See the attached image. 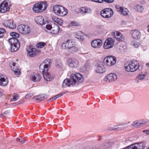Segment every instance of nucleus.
<instances>
[{"instance_id":"obj_46","label":"nucleus","mask_w":149,"mask_h":149,"mask_svg":"<svg viewBox=\"0 0 149 149\" xmlns=\"http://www.w3.org/2000/svg\"><path fill=\"white\" fill-rule=\"evenodd\" d=\"M16 140L17 141L19 142L22 143H24V140L21 137L18 138Z\"/></svg>"},{"instance_id":"obj_51","label":"nucleus","mask_w":149,"mask_h":149,"mask_svg":"<svg viewBox=\"0 0 149 149\" xmlns=\"http://www.w3.org/2000/svg\"><path fill=\"white\" fill-rule=\"evenodd\" d=\"M91 1L99 3H102V0H91Z\"/></svg>"},{"instance_id":"obj_59","label":"nucleus","mask_w":149,"mask_h":149,"mask_svg":"<svg viewBox=\"0 0 149 149\" xmlns=\"http://www.w3.org/2000/svg\"><path fill=\"white\" fill-rule=\"evenodd\" d=\"M56 95V97H57V98H58V97H60L59 96V95H58H58Z\"/></svg>"},{"instance_id":"obj_54","label":"nucleus","mask_w":149,"mask_h":149,"mask_svg":"<svg viewBox=\"0 0 149 149\" xmlns=\"http://www.w3.org/2000/svg\"><path fill=\"white\" fill-rule=\"evenodd\" d=\"M66 93V92H63L60 94H58V95H59V96L60 97H61V96H62L63 95L65 94Z\"/></svg>"},{"instance_id":"obj_53","label":"nucleus","mask_w":149,"mask_h":149,"mask_svg":"<svg viewBox=\"0 0 149 149\" xmlns=\"http://www.w3.org/2000/svg\"><path fill=\"white\" fill-rule=\"evenodd\" d=\"M57 98L56 96V95H55V96H54L53 97H52V98H51L50 100V101H52L54 100H55V99H56Z\"/></svg>"},{"instance_id":"obj_5","label":"nucleus","mask_w":149,"mask_h":149,"mask_svg":"<svg viewBox=\"0 0 149 149\" xmlns=\"http://www.w3.org/2000/svg\"><path fill=\"white\" fill-rule=\"evenodd\" d=\"M47 6L46 1L40 2L35 3L33 6V9L36 13L41 12L46 9Z\"/></svg>"},{"instance_id":"obj_45","label":"nucleus","mask_w":149,"mask_h":149,"mask_svg":"<svg viewBox=\"0 0 149 149\" xmlns=\"http://www.w3.org/2000/svg\"><path fill=\"white\" fill-rule=\"evenodd\" d=\"M91 12V9L85 7V15L86 13H90Z\"/></svg>"},{"instance_id":"obj_22","label":"nucleus","mask_w":149,"mask_h":149,"mask_svg":"<svg viewBox=\"0 0 149 149\" xmlns=\"http://www.w3.org/2000/svg\"><path fill=\"white\" fill-rule=\"evenodd\" d=\"M8 82V79L6 76H0V85L4 86H6Z\"/></svg>"},{"instance_id":"obj_62","label":"nucleus","mask_w":149,"mask_h":149,"mask_svg":"<svg viewBox=\"0 0 149 149\" xmlns=\"http://www.w3.org/2000/svg\"><path fill=\"white\" fill-rule=\"evenodd\" d=\"M123 125V124H122V125Z\"/></svg>"},{"instance_id":"obj_56","label":"nucleus","mask_w":149,"mask_h":149,"mask_svg":"<svg viewBox=\"0 0 149 149\" xmlns=\"http://www.w3.org/2000/svg\"><path fill=\"white\" fill-rule=\"evenodd\" d=\"M97 29H99V28H101V26H97Z\"/></svg>"},{"instance_id":"obj_16","label":"nucleus","mask_w":149,"mask_h":149,"mask_svg":"<svg viewBox=\"0 0 149 149\" xmlns=\"http://www.w3.org/2000/svg\"><path fill=\"white\" fill-rule=\"evenodd\" d=\"M114 40L112 38H107L104 43V47L106 49H109L112 47Z\"/></svg>"},{"instance_id":"obj_50","label":"nucleus","mask_w":149,"mask_h":149,"mask_svg":"<svg viewBox=\"0 0 149 149\" xmlns=\"http://www.w3.org/2000/svg\"><path fill=\"white\" fill-rule=\"evenodd\" d=\"M114 0H103V1H104L108 3H111L114 1Z\"/></svg>"},{"instance_id":"obj_10","label":"nucleus","mask_w":149,"mask_h":149,"mask_svg":"<svg viewBox=\"0 0 149 149\" xmlns=\"http://www.w3.org/2000/svg\"><path fill=\"white\" fill-rule=\"evenodd\" d=\"M104 61L106 62L107 65L109 66H111L114 65L116 63V57L114 56H108L104 59Z\"/></svg>"},{"instance_id":"obj_49","label":"nucleus","mask_w":149,"mask_h":149,"mask_svg":"<svg viewBox=\"0 0 149 149\" xmlns=\"http://www.w3.org/2000/svg\"><path fill=\"white\" fill-rule=\"evenodd\" d=\"M118 129V127H114L109 128L108 130H116Z\"/></svg>"},{"instance_id":"obj_17","label":"nucleus","mask_w":149,"mask_h":149,"mask_svg":"<svg viewBox=\"0 0 149 149\" xmlns=\"http://www.w3.org/2000/svg\"><path fill=\"white\" fill-rule=\"evenodd\" d=\"M127 47V43L124 41L119 42L117 50L119 52H122L126 49Z\"/></svg>"},{"instance_id":"obj_41","label":"nucleus","mask_w":149,"mask_h":149,"mask_svg":"<svg viewBox=\"0 0 149 149\" xmlns=\"http://www.w3.org/2000/svg\"><path fill=\"white\" fill-rule=\"evenodd\" d=\"M69 26H78L79 25V23L74 21H72L69 24Z\"/></svg>"},{"instance_id":"obj_28","label":"nucleus","mask_w":149,"mask_h":149,"mask_svg":"<svg viewBox=\"0 0 149 149\" xmlns=\"http://www.w3.org/2000/svg\"><path fill=\"white\" fill-rule=\"evenodd\" d=\"M102 62H98L96 65V72L99 73H102Z\"/></svg>"},{"instance_id":"obj_42","label":"nucleus","mask_w":149,"mask_h":149,"mask_svg":"<svg viewBox=\"0 0 149 149\" xmlns=\"http://www.w3.org/2000/svg\"><path fill=\"white\" fill-rule=\"evenodd\" d=\"M6 33L5 30L3 28H0V38L3 36V34Z\"/></svg>"},{"instance_id":"obj_3","label":"nucleus","mask_w":149,"mask_h":149,"mask_svg":"<svg viewBox=\"0 0 149 149\" xmlns=\"http://www.w3.org/2000/svg\"><path fill=\"white\" fill-rule=\"evenodd\" d=\"M62 47L63 49H69L72 52H75L78 50L75 42L71 40L65 41L62 44Z\"/></svg>"},{"instance_id":"obj_33","label":"nucleus","mask_w":149,"mask_h":149,"mask_svg":"<svg viewBox=\"0 0 149 149\" xmlns=\"http://www.w3.org/2000/svg\"><path fill=\"white\" fill-rule=\"evenodd\" d=\"M75 36L77 39L81 40H83L84 39V36L82 35V32L80 31L75 32L74 33Z\"/></svg>"},{"instance_id":"obj_29","label":"nucleus","mask_w":149,"mask_h":149,"mask_svg":"<svg viewBox=\"0 0 149 149\" xmlns=\"http://www.w3.org/2000/svg\"><path fill=\"white\" fill-rule=\"evenodd\" d=\"M59 31V27L56 24L52 25L51 33L53 34H56L58 33Z\"/></svg>"},{"instance_id":"obj_35","label":"nucleus","mask_w":149,"mask_h":149,"mask_svg":"<svg viewBox=\"0 0 149 149\" xmlns=\"http://www.w3.org/2000/svg\"><path fill=\"white\" fill-rule=\"evenodd\" d=\"M112 144V143L109 141H104L103 143V149H109Z\"/></svg>"},{"instance_id":"obj_61","label":"nucleus","mask_w":149,"mask_h":149,"mask_svg":"<svg viewBox=\"0 0 149 149\" xmlns=\"http://www.w3.org/2000/svg\"><path fill=\"white\" fill-rule=\"evenodd\" d=\"M2 95V93L1 92H0V97Z\"/></svg>"},{"instance_id":"obj_7","label":"nucleus","mask_w":149,"mask_h":149,"mask_svg":"<svg viewBox=\"0 0 149 149\" xmlns=\"http://www.w3.org/2000/svg\"><path fill=\"white\" fill-rule=\"evenodd\" d=\"M8 41L10 45L11 51L15 52L17 51L20 46V44L18 40L16 38H10Z\"/></svg>"},{"instance_id":"obj_44","label":"nucleus","mask_w":149,"mask_h":149,"mask_svg":"<svg viewBox=\"0 0 149 149\" xmlns=\"http://www.w3.org/2000/svg\"><path fill=\"white\" fill-rule=\"evenodd\" d=\"M132 45L134 47H138L140 45L139 43L137 42H132Z\"/></svg>"},{"instance_id":"obj_21","label":"nucleus","mask_w":149,"mask_h":149,"mask_svg":"<svg viewBox=\"0 0 149 149\" xmlns=\"http://www.w3.org/2000/svg\"><path fill=\"white\" fill-rule=\"evenodd\" d=\"M9 65L15 74L19 75L20 74V70L17 68H15L16 63L15 62H12L10 63Z\"/></svg>"},{"instance_id":"obj_6","label":"nucleus","mask_w":149,"mask_h":149,"mask_svg":"<svg viewBox=\"0 0 149 149\" xmlns=\"http://www.w3.org/2000/svg\"><path fill=\"white\" fill-rule=\"evenodd\" d=\"M11 5V4L9 0L3 1L0 5V12L4 13L8 12Z\"/></svg>"},{"instance_id":"obj_1","label":"nucleus","mask_w":149,"mask_h":149,"mask_svg":"<svg viewBox=\"0 0 149 149\" xmlns=\"http://www.w3.org/2000/svg\"><path fill=\"white\" fill-rule=\"evenodd\" d=\"M83 81V78L81 74L77 73L70 75V79H65L62 83V86L63 88L73 86L74 85H78L79 82H82Z\"/></svg>"},{"instance_id":"obj_63","label":"nucleus","mask_w":149,"mask_h":149,"mask_svg":"<svg viewBox=\"0 0 149 149\" xmlns=\"http://www.w3.org/2000/svg\"><path fill=\"white\" fill-rule=\"evenodd\" d=\"M148 149H149V147H148Z\"/></svg>"},{"instance_id":"obj_57","label":"nucleus","mask_w":149,"mask_h":149,"mask_svg":"<svg viewBox=\"0 0 149 149\" xmlns=\"http://www.w3.org/2000/svg\"><path fill=\"white\" fill-rule=\"evenodd\" d=\"M148 31L149 32V25L148 26Z\"/></svg>"},{"instance_id":"obj_9","label":"nucleus","mask_w":149,"mask_h":149,"mask_svg":"<svg viewBox=\"0 0 149 149\" xmlns=\"http://www.w3.org/2000/svg\"><path fill=\"white\" fill-rule=\"evenodd\" d=\"M18 31L23 34H26L30 32V27L28 25L24 24H20L17 27Z\"/></svg>"},{"instance_id":"obj_32","label":"nucleus","mask_w":149,"mask_h":149,"mask_svg":"<svg viewBox=\"0 0 149 149\" xmlns=\"http://www.w3.org/2000/svg\"><path fill=\"white\" fill-rule=\"evenodd\" d=\"M52 19L54 21L60 25L61 26L63 25V22L62 19L57 17L55 16H53L52 17Z\"/></svg>"},{"instance_id":"obj_40","label":"nucleus","mask_w":149,"mask_h":149,"mask_svg":"<svg viewBox=\"0 0 149 149\" xmlns=\"http://www.w3.org/2000/svg\"><path fill=\"white\" fill-rule=\"evenodd\" d=\"M19 97L17 94H14L13 95V98L11 99L10 101H16L18 100Z\"/></svg>"},{"instance_id":"obj_58","label":"nucleus","mask_w":149,"mask_h":149,"mask_svg":"<svg viewBox=\"0 0 149 149\" xmlns=\"http://www.w3.org/2000/svg\"><path fill=\"white\" fill-rule=\"evenodd\" d=\"M102 10H101V11L100 15H101V16L102 17Z\"/></svg>"},{"instance_id":"obj_60","label":"nucleus","mask_w":149,"mask_h":149,"mask_svg":"<svg viewBox=\"0 0 149 149\" xmlns=\"http://www.w3.org/2000/svg\"><path fill=\"white\" fill-rule=\"evenodd\" d=\"M85 36H87V37H88L89 38V35H88V34H86L85 35Z\"/></svg>"},{"instance_id":"obj_37","label":"nucleus","mask_w":149,"mask_h":149,"mask_svg":"<svg viewBox=\"0 0 149 149\" xmlns=\"http://www.w3.org/2000/svg\"><path fill=\"white\" fill-rule=\"evenodd\" d=\"M134 9L138 12H142L144 10L143 7L140 5H137L135 7Z\"/></svg>"},{"instance_id":"obj_48","label":"nucleus","mask_w":149,"mask_h":149,"mask_svg":"<svg viewBox=\"0 0 149 149\" xmlns=\"http://www.w3.org/2000/svg\"><path fill=\"white\" fill-rule=\"evenodd\" d=\"M8 111H5L2 114H1L0 115V117L3 118V117H4L5 116L6 114H8Z\"/></svg>"},{"instance_id":"obj_19","label":"nucleus","mask_w":149,"mask_h":149,"mask_svg":"<svg viewBox=\"0 0 149 149\" xmlns=\"http://www.w3.org/2000/svg\"><path fill=\"white\" fill-rule=\"evenodd\" d=\"M102 41L99 39H97L93 40L91 43L92 46L95 48H100L102 45Z\"/></svg>"},{"instance_id":"obj_25","label":"nucleus","mask_w":149,"mask_h":149,"mask_svg":"<svg viewBox=\"0 0 149 149\" xmlns=\"http://www.w3.org/2000/svg\"><path fill=\"white\" fill-rule=\"evenodd\" d=\"M132 37L135 39H139L141 37V33L139 31L135 30L131 31Z\"/></svg>"},{"instance_id":"obj_23","label":"nucleus","mask_w":149,"mask_h":149,"mask_svg":"<svg viewBox=\"0 0 149 149\" xmlns=\"http://www.w3.org/2000/svg\"><path fill=\"white\" fill-rule=\"evenodd\" d=\"M44 79L47 81H50L54 79V76L50 73L47 72H42Z\"/></svg>"},{"instance_id":"obj_43","label":"nucleus","mask_w":149,"mask_h":149,"mask_svg":"<svg viewBox=\"0 0 149 149\" xmlns=\"http://www.w3.org/2000/svg\"><path fill=\"white\" fill-rule=\"evenodd\" d=\"M85 7L80 8L79 10V12L83 15H85Z\"/></svg>"},{"instance_id":"obj_12","label":"nucleus","mask_w":149,"mask_h":149,"mask_svg":"<svg viewBox=\"0 0 149 149\" xmlns=\"http://www.w3.org/2000/svg\"><path fill=\"white\" fill-rule=\"evenodd\" d=\"M117 78L116 74L113 73H110L104 79V81L106 82H112L116 80Z\"/></svg>"},{"instance_id":"obj_36","label":"nucleus","mask_w":149,"mask_h":149,"mask_svg":"<svg viewBox=\"0 0 149 149\" xmlns=\"http://www.w3.org/2000/svg\"><path fill=\"white\" fill-rule=\"evenodd\" d=\"M56 68L58 69L61 68L63 66L61 61L60 59L56 60L55 64Z\"/></svg>"},{"instance_id":"obj_20","label":"nucleus","mask_w":149,"mask_h":149,"mask_svg":"<svg viewBox=\"0 0 149 149\" xmlns=\"http://www.w3.org/2000/svg\"><path fill=\"white\" fill-rule=\"evenodd\" d=\"M3 25L11 29H15L16 27V25L12 20L5 21L3 23Z\"/></svg>"},{"instance_id":"obj_55","label":"nucleus","mask_w":149,"mask_h":149,"mask_svg":"<svg viewBox=\"0 0 149 149\" xmlns=\"http://www.w3.org/2000/svg\"><path fill=\"white\" fill-rule=\"evenodd\" d=\"M88 65L87 64H86L84 65V68L86 69L88 68Z\"/></svg>"},{"instance_id":"obj_11","label":"nucleus","mask_w":149,"mask_h":149,"mask_svg":"<svg viewBox=\"0 0 149 149\" xmlns=\"http://www.w3.org/2000/svg\"><path fill=\"white\" fill-rule=\"evenodd\" d=\"M115 8L117 11L120 14L124 16H126L128 15L129 11L126 8L120 6L118 5H116Z\"/></svg>"},{"instance_id":"obj_39","label":"nucleus","mask_w":149,"mask_h":149,"mask_svg":"<svg viewBox=\"0 0 149 149\" xmlns=\"http://www.w3.org/2000/svg\"><path fill=\"white\" fill-rule=\"evenodd\" d=\"M46 45V43L44 42H41L37 43L36 45L37 47L39 48H42Z\"/></svg>"},{"instance_id":"obj_4","label":"nucleus","mask_w":149,"mask_h":149,"mask_svg":"<svg viewBox=\"0 0 149 149\" xmlns=\"http://www.w3.org/2000/svg\"><path fill=\"white\" fill-rule=\"evenodd\" d=\"M54 13L56 15L61 16H64L68 13V10L65 8L59 5H56L53 8Z\"/></svg>"},{"instance_id":"obj_18","label":"nucleus","mask_w":149,"mask_h":149,"mask_svg":"<svg viewBox=\"0 0 149 149\" xmlns=\"http://www.w3.org/2000/svg\"><path fill=\"white\" fill-rule=\"evenodd\" d=\"M113 13V10L110 8H105L103 9V17L108 18L112 16Z\"/></svg>"},{"instance_id":"obj_30","label":"nucleus","mask_w":149,"mask_h":149,"mask_svg":"<svg viewBox=\"0 0 149 149\" xmlns=\"http://www.w3.org/2000/svg\"><path fill=\"white\" fill-rule=\"evenodd\" d=\"M146 75L142 73H140L138 74L136 78L135 82L138 83L141 81L143 80L145 77Z\"/></svg>"},{"instance_id":"obj_27","label":"nucleus","mask_w":149,"mask_h":149,"mask_svg":"<svg viewBox=\"0 0 149 149\" xmlns=\"http://www.w3.org/2000/svg\"><path fill=\"white\" fill-rule=\"evenodd\" d=\"M36 21L38 24L40 25H43L47 22L46 21H44L43 17L41 16L37 17L36 18Z\"/></svg>"},{"instance_id":"obj_14","label":"nucleus","mask_w":149,"mask_h":149,"mask_svg":"<svg viewBox=\"0 0 149 149\" xmlns=\"http://www.w3.org/2000/svg\"><path fill=\"white\" fill-rule=\"evenodd\" d=\"M26 51L28 56L31 57L36 56L38 52L36 49L31 47H28L26 48Z\"/></svg>"},{"instance_id":"obj_2","label":"nucleus","mask_w":149,"mask_h":149,"mask_svg":"<svg viewBox=\"0 0 149 149\" xmlns=\"http://www.w3.org/2000/svg\"><path fill=\"white\" fill-rule=\"evenodd\" d=\"M139 62L136 61H131L125 64V70L128 72H133L136 71L139 67Z\"/></svg>"},{"instance_id":"obj_8","label":"nucleus","mask_w":149,"mask_h":149,"mask_svg":"<svg viewBox=\"0 0 149 149\" xmlns=\"http://www.w3.org/2000/svg\"><path fill=\"white\" fill-rule=\"evenodd\" d=\"M51 60L50 59H46L44 62L42 63L39 66L40 71L45 72L47 71L50 67Z\"/></svg>"},{"instance_id":"obj_13","label":"nucleus","mask_w":149,"mask_h":149,"mask_svg":"<svg viewBox=\"0 0 149 149\" xmlns=\"http://www.w3.org/2000/svg\"><path fill=\"white\" fill-rule=\"evenodd\" d=\"M127 147V149H143L145 145L143 143H136L131 144Z\"/></svg>"},{"instance_id":"obj_24","label":"nucleus","mask_w":149,"mask_h":149,"mask_svg":"<svg viewBox=\"0 0 149 149\" xmlns=\"http://www.w3.org/2000/svg\"><path fill=\"white\" fill-rule=\"evenodd\" d=\"M113 35L117 39L119 42L124 41V36L118 31H115L113 33Z\"/></svg>"},{"instance_id":"obj_47","label":"nucleus","mask_w":149,"mask_h":149,"mask_svg":"<svg viewBox=\"0 0 149 149\" xmlns=\"http://www.w3.org/2000/svg\"><path fill=\"white\" fill-rule=\"evenodd\" d=\"M52 25H51L50 24H47L46 26V28L48 30H50L52 29Z\"/></svg>"},{"instance_id":"obj_26","label":"nucleus","mask_w":149,"mask_h":149,"mask_svg":"<svg viewBox=\"0 0 149 149\" xmlns=\"http://www.w3.org/2000/svg\"><path fill=\"white\" fill-rule=\"evenodd\" d=\"M30 78L31 80L34 82L39 81L41 79V76L38 73H34L31 75Z\"/></svg>"},{"instance_id":"obj_52","label":"nucleus","mask_w":149,"mask_h":149,"mask_svg":"<svg viewBox=\"0 0 149 149\" xmlns=\"http://www.w3.org/2000/svg\"><path fill=\"white\" fill-rule=\"evenodd\" d=\"M143 132L145 133L148 135H149V130H143Z\"/></svg>"},{"instance_id":"obj_38","label":"nucleus","mask_w":149,"mask_h":149,"mask_svg":"<svg viewBox=\"0 0 149 149\" xmlns=\"http://www.w3.org/2000/svg\"><path fill=\"white\" fill-rule=\"evenodd\" d=\"M10 35L13 38H18L19 36V34L16 32H12L10 33Z\"/></svg>"},{"instance_id":"obj_15","label":"nucleus","mask_w":149,"mask_h":149,"mask_svg":"<svg viewBox=\"0 0 149 149\" xmlns=\"http://www.w3.org/2000/svg\"><path fill=\"white\" fill-rule=\"evenodd\" d=\"M67 63L68 65L72 68H76L79 65V62L75 59L69 58Z\"/></svg>"},{"instance_id":"obj_34","label":"nucleus","mask_w":149,"mask_h":149,"mask_svg":"<svg viewBox=\"0 0 149 149\" xmlns=\"http://www.w3.org/2000/svg\"><path fill=\"white\" fill-rule=\"evenodd\" d=\"M144 123L141 120H136L134 122L132 123V126L134 127H137L139 126L143 125Z\"/></svg>"},{"instance_id":"obj_31","label":"nucleus","mask_w":149,"mask_h":149,"mask_svg":"<svg viewBox=\"0 0 149 149\" xmlns=\"http://www.w3.org/2000/svg\"><path fill=\"white\" fill-rule=\"evenodd\" d=\"M47 97V96L44 94H42L38 96H35L33 98L36 100L39 101H41L45 99Z\"/></svg>"}]
</instances>
